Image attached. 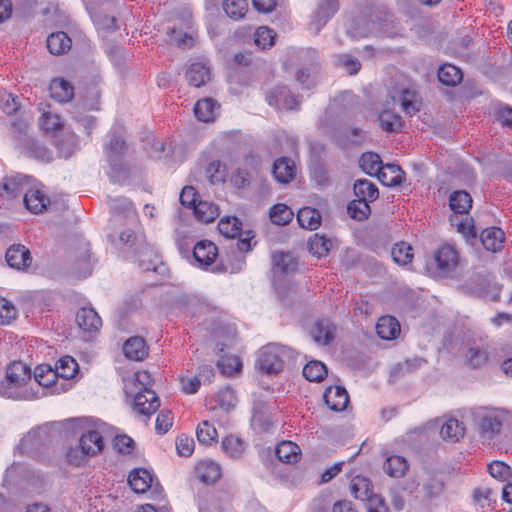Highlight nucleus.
<instances>
[{
    "mask_svg": "<svg viewBox=\"0 0 512 512\" xmlns=\"http://www.w3.org/2000/svg\"><path fill=\"white\" fill-rule=\"evenodd\" d=\"M148 346L144 338L131 337L123 345L124 355L131 360L141 361L148 356Z\"/></svg>",
    "mask_w": 512,
    "mask_h": 512,
    "instance_id": "28",
    "label": "nucleus"
},
{
    "mask_svg": "<svg viewBox=\"0 0 512 512\" xmlns=\"http://www.w3.org/2000/svg\"><path fill=\"white\" fill-rule=\"evenodd\" d=\"M470 289L479 297H491L496 301L499 298L500 288L493 281V277L487 272H477L469 281Z\"/></svg>",
    "mask_w": 512,
    "mask_h": 512,
    "instance_id": "15",
    "label": "nucleus"
},
{
    "mask_svg": "<svg viewBox=\"0 0 512 512\" xmlns=\"http://www.w3.org/2000/svg\"><path fill=\"white\" fill-rule=\"evenodd\" d=\"M308 247L310 253L318 258H322L328 255L332 242L330 239L326 238L324 235L314 234L309 238Z\"/></svg>",
    "mask_w": 512,
    "mask_h": 512,
    "instance_id": "53",
    "label": "nucleus"
},
{
    "mask_svg": "<svg viewBox=\"0 0 512 512\" xmlns=\"http://www.w3.org/2000/svg\"><path fill=\"white\" fill-rule=\"evenodd\" d=\"M186 79L191 86L199 88L210 80V70L203 63H192L186 71Z\"/></svg>",
    "mask_w": 512,
    "mask_h": 512,
    "instance_id": "36",
    "label": "nucleus"
},
{
    "mask_svg": "<svg viewBox=\"0 0 512 512\" xmlns=\"http://www.w3.org/2000/svg\"><path fill=\"white\" fill-rule=\"evenodd\" d=\"M223 451L231 458H240L245 451V443L234 435L227 436L222 441Z\"/></svg>",
    "mask_w": 512,
    "mask_h": 512,
    "instance_id": "57",
    "label": "nucleus"
},
{
    "mask_svg": "<svg viewBox=\"0 0 512 512\" xmlns=\"http://www.w3.org/2000/svg\"><path fill=\"white\" fill-rule=\"evenodd\" d=\"M219 104L212 98L198 100L194 106V114L199 121L212 122L215 120Z\"/></svg>",
    "mask_w": 512,
    "mask_h": 512,
    "instance_id": "31",
    "label": "nucleus"
},
{
    "mask_svg": "<svg viewBox=\"0 0 512 512\" xmlns=\"http://www.w3.org/2000/svg\"><path fill=\"white\" fill-rule=\"evenodd\" d=\"M449 206L456 214H467L472 207V197L464 190L454 191L449 197Z\"/></svg>",
    "mask_w": 512,
    "mask_h": 512,
    "instance_id": "41",
    "label": "nucleus"
},
{
    "mask_svg": "<svg viewBox=\"0 0 512 512\" xmlns=\"http://www.w3.org/2000/svg\"><path fill=\"white\" fill-rule=\"evenodd\" d=\"M217 366L222 375L232 377L242 369V362L237 356H224L218 362Z\"/></svg>",
    "mask_w": 512,
    "mask_h": 512,
    "instance_id": "58",
    "label": "nucleus"
},
{
    "mask_svg": "<svg viewBox=\"0 0 512 512\" xmlns=\"http://www.w3.org/2000/svg\"><path fill=\"white\" fill-rule=\"evenodd\" d=\"M90 250V243L80 240L70 254L71 269L78 277L85 278L93 271L96 260L92 257Z\"/></svg>",
    "mask_w": 512,
    "mask_h": 512,
    "instance_id": "7",
    "label": "nucleus"
},
{
    "mask_svg": "<svg viewBox=\"0 0 512 512\" xmlns=\"http://www.w3.org/2000/svg\"><path fill=\"white\" fill-rule=\"evenodd\" d=\"M119 241L129 250L131 249L135 255H139V267L143 271L162 273L165 270V266L159 260L157 255L152 253L151 249L147 247L143 239L137 236L133 230H123L120 233Z\"/></svg>",
    "mask_w": 512,
    "mask_h": 512,
    "instance_id": "1",
    "label": "nucleus"
},
{
    "mask_svg": "<svg viewBox=\"0 0 512 512\" xmlns=\"http://www.w3.org/2000/svg\"><path fill=\"white\" fill-rule=\"evenodd\" d=\"M72 40L67 33L57 31L47 37V49L53 55H62L70 50Z\"/></svg>",
    "mask_w": 512,
    "mask_h": 512,
    "instance_id": "35",
    "label": "nucleus"
},
{
    "mask_svg": "<svg viewBox=\"0 0 512 512\" xmlns=\"http://www.w3.org/2000/svg\"><path fill=\"white\" fill-rule=\"evenodd\" d=\"M251 427L258 434L273 433L275 420L270 408L263 409V406H256L253 408Z\"/></svg>",
    "mask_w": 512,
    "mask_h": 512,
    "instance_id": "22",
    "label": "nucleus"
},
{
    "mask_svg": "<svg viewBox=\"0 0 512 512\" xmlns=\"http://www.w3.org/2000/svg\"><path fill=\"white\" fill-rule=\"evenodd\" d=\"M195 476L204 484H214L221 477V467L212 460L200 461L195 467Z\"/></svg>",
    "mask_w": 512,
    "mask_h": 512,
    "instance_id": "24",
    "label": "nucleus"
},
{
    "mask_svg": "<svg viewBox=\"0 0 512 512\" xmlns=\"http://www.w3.org/2000/svg\"><path fill=\"white\" fill-rule=\"evenodd\" d=\"M323 399L326 405L335 412L345 410L350 402L345 386H327L323 393Z\"/></svg>",
    "mask_w": 512,
    "mask_h": 512,
    "instance_id": "20",
    "label": "nucleus"
},
{
    "mask_svg": "<svg viewBox=\"0 0 512 512\" xmlns=\"http://www.w3.org/2000/svg\"><path fill=\"white\" fill-rule=\"evenodd\" d=\"M464 363L471 369H482L491 362V353L485 346L469 345L463 354Z\"/></svg>",
    "mask_w": 512,
    "mask_h": 512,
    "instance_id": "19",
    "label": "nucleus"
},
{
    "mask_svg": "<svg viewBox=\"0 0 512 512\" xmlns=\"http://www.w3.org/2000/svg\"><path fill=\"white\" fill-rule=\"evenodd\" d=\"M50 96L60 102H69L74 96V86L63 78L53 79L49 85Z\"/></svg>",
    "mask_w": 512,
    "mask_h": 512,
    "instance_id": "30",
    "label": "nucleus"
},
{
    "mask_svg": "<svg viewBox=\"0 0 512 512\" xmlns=\"http://www.w3.org/2000/svg\"><path fill=\"white\" fill-rule=\"evenodd\" d=\"M327 374L326 365L318 360L309 361L302 369L303 377L309 382H321Z\"/></svg>",
    "mask_w": 512,
    "mask_h": 512,
    "instance_id": "46",
    "label": "nucleus"
},
{
    "mask_svg": "<svg viewBox=\"0 0 512 512\" xmlns=\"http://www.w3.org/2000/svg\"><path fill=\"white\" fill-rule=\"evenodd\" d=\"M53 386H0V396L13 400H33L47 396Z\"/></svg>",
    "mask_w": 512,
    "mask_h": 512,
    "instance_id": "13",
    "label": "nucleus"
},
{
    "mask_svg": "<svg viewBox=\"0 0 512 512\" xmlns=\"http://www.w3.org/2000/svg\"><path fill=\"white\" fill-rule=\"evenodd\" d=\"M464 431L465 428L461 422L450 418L441 426L440 435L444 440L456 442L464 436Z\"/></svg>",
    "mask_w": 512,
    "mask_h": 512,
    "instance_id": "48",
    "label": "nucleus"
},
{
    "mask_svg": "<svg viewBox=\"0 0 512 512\" xmlns=\"http://www.w3.org/2000/svg\"><path fill=\"white\" fill-rule=\"evenodd\" d=\"M22 201L25 209L35 215L50 211L53 205L44 186L37 182V180L26 190Z\"/></svg>",
    "mask_w": 512,
    "mask_h": 512,
    "instance_id": "6",
    "label": "nucleus"
},
{
    "mask_svg": "<svg viewBox=\"0 0 512 512\" xmlns=\"http://www.w3.org/2000/svg\"><path fill=\"white\" fill-rule=\"evenodd\" d=\"M374 29V21L367 19L366 14L354 18L347 27V34L352 38L367 37Z\"/></svg>",
    "mask_w": 512,
    "mask_h": 512,
    "instance_id": "34",
    "label": "nucleus"
},
{
    "mask_svg": "<svg viewBox=\"0 0 512 512\" xmlns=\"http://www.w3.org/2000/svg\"><path fill=\"white\" fill-rule=\"evenodd\" d=\"M360 168L370 176H376L382 184H395L397 176L388 178L384 170H381L383 164L380 156L377 153L366 152L363 153L359 159Z\"/></svg>",
    "mask_w": 512,
    "mask_h": 512,
    "instance_id": "16",
    "label": "nucleus"
},
{
    "mask_svg": "<svg viewBox=\"0 0 512 512\" xmlns=\"http://www.w3.org/2000/svg\"><path fill=\"white\" fill-rule=\"evenodd\" d=\"M242 229V222L235 216L226 217L218 223L219 232L228 239H234L240 235Z\"/></svg>",
    "mask_w": 512,
    "mask_h": 512,
    "instance_id": "55",
    "label": "nucleus"
},
{
    "mask_svg": "<svg viewBox=\"0 0 512 512\" xmlns=\"http://www.w3.org/2000/svg\"><path fill=\"white\" fill-rule=\"evenodd\" d=\"M218 255L216 245L209 240H202L193 248V258L200 267H208L215 262Z\"/></svg>",
    "mask_w": 512,
    "mask_h": 512,
    "instance_id": "23",
    "label": "nucleus"
},
{
    "mask_svg": "<svg viewBox=\"0 0 512 512\" xmlns=\"http://www.w3.org/2000/svg\"><path fill=\"white\" fill-rule=\"evenodd\" d=\"M383 469L391 477H402L408 470V464L404 457L392 455L383 463Z\"/></svg>",
    "mask_w": 512,
    "mask_h": 512,
    "instance_id": "51",
    "label": "nucleus"
},
{
    "mask_svg": "<svg viewBox=\"0 0 512 512\" xmlns=\"http://www.w3.org/2000/svg\"><path fill=\"white\" fill-rule=\"evenodd\" d=\"M504 236L505 234L501 228L490 227L481 232L480 240L486 250L497 252L502 249Z\"/></svg>",
    "mask_w": 512,
    "mask_h": 512,
    "instance_id": "33",
    "label": "nucleus"
},
{
    "mask_svg": "<svg viewBox=\"0 0 512 512\" xmlns=\"http://www.w3.org/2000/svg\"><path fill=\"white\" fill-rule=\"evenodd\" d=\"M55 373V380L62 378L64 380L72 379L79 371V366L76 360L71 356L61 357L53 367Z\"/></svg>",
    "mask_w": 512,
    "mask_h": 512,
    "instance_id": "38",
    "label": "nucleus"
},
{
    "mask_svg": "<svg viewBox=\"0 0 512 512\" xmlns=\"http://www.w3.org/2000/svg\"><path fill=\"white\" fill-rule=\"evenodd\" d=\"M7 264L16 270H24L32 262V256L29 249L22 244L10 246L5 254Z\"/></svg>",
    "mask_w": 512,
    "mask_h": 512,
    "instance_id": "21",
    "label": "nucleus"
},
{
    "mask_svg": "<svg viewBox=\"0 0 512 512\" xmlns=\"http://www.w3.org/2000/svg\"><path fill=\"white\" fill-rule=\"evenodd\" d=\"M437 74L439 81L443 85L451 87L456 86L463 79V73L461 69L449 63L441 65Z\"/></svg>",
    "mask_w": 512,
    "mask_h": 512,
    "instance_id": "42",
    "label": "nucleus"
},
{
    "mask_svg": "<svg viewBox=\"0 0 512 512\" xmlns=\"http://www.w3.org/2000/svg\"><path fill=\"white\" fill-rule=\"evenodd\" d=\"M287 348L279 344H269L259 350L255 367L265 375H277L282 372Z\"/></svg>",
    "mask_w": 512,
    "mask_h": 512,
    "instance_id": "5",
    "label": "nucleus"
},
{
    "mask_svg": "<svg viewBox=\"0 0 512 512\" xmlns=\"http://www.w3.org/2000/svg\"><path fill=\"white\" fill-rule=\"evenodd\" d=\"M347 213L352 219L363 221L371 214V208L367 201L355 198L348 204Z\"/></svg>",
    "mask_w": 512,
    "mask_h": 512,
    "instance_id": "56",
    "label": "nucleus"
},
{
    "mask_svg": "<svg viewBox=\"0 0 512 512\" xmlns=\"http://www.w3.org/2000/svg\"><path fill=\"white\" fill-rule=\"evenodd\" d=\"M437 272L442 277H452L459 265V256L455 247L449 244L442 245L434 253Z\"/></svg>",
    "mask_w": 512,
    "mask_h": 512,
    "instance_id": "10",
    "label": "nucleus"
},
{
    "mask_svg": "<svg viewBox=\"0 0 512 512\" xmlns=\"http://www.w3.org/2000/svg\"><path fill=\"white\" fill-rule=\"evenodd\" d=\"M311 334L315 342L327 345L334 338V329L328 320L322 319L315 323Z\"/></svg>",
    "mask_w": 512,
    "mask_h": 512,
    "instance_id": "47",
    "label": "nucleus"
},
{
    "mask_svg": "<svg viewBox=\"0 0 512 512\" xmlns=\"http://www.w3.org/2000/svg\"><path fill=\"white\" fill-rule=\"evenodd\" d=\"M269 217L273 224L285 226L292 221L294 213L286 204L278 203L270 208Z\"/></svg>",
    "mask_w": 512,
    "mask_h": 512,
    "instance_id": "49",
    "label": "nucleus"
},
{
    "mask_svg": "<svg viewBox=\"0 0 512 512\" xmlns=\"http://www.w3.org/2000/svg\"><path fill=\"white\" fill-rule=\"evenodd\" d=\"M279 461L287 464L296 463L300 457V448L292 441H282L275 449Z\"/></svg>",
    "mask_w": 512,
    "mask_h": 512,
    "instance_id": "40",
    "label": "nucleus"
},
{
    "mask_svg": "<svg viewBox=\"0 0 512 512\" xmlns=\"http://www.w3.org/2000/svg\"><path fill=\"white\" fill-rule=\"evenodd\" d=\"M353 190L356 198L367 201V203H371L379 197L377 186L367 179L356 180L353 185Z\"/></svg>",
    "mask_w": 512,
    "mask_h": 512,
    "instance_id": "39",
    "label": "nucleus"
},
{
    "mask_svg": "<svg viewBox=\"0 0 512 512\" xmlns=\"http://www.w3.org/2000/svg\"><path fill=\"white\" fill-rule=\"evenodd\" d=\"M474 422L482 437L492 439L502 428V418L496 410L478 409L474 412Z\"/></svg>",
    "mask_w": 512,
    "mask_h": 512,
    "instance_id": "9",
    "label": "nucleus"
},
{
    "mask_svg": "<svg viewBox=\"0 0 512 512\" xmlns=\"http://www.w3.org/2000/svg\"><path fill=\"white\" fill-rule=\"evenodd\" d=\"M127 151L126 141L117 132H112L110 141L104 148L106 160L113 173L112 181L118 178L128 177V169L124 162V155Z\"/></svg>",
    "mask_w": 512,
    "mask_h": 512,
    "instance_id": "4",
    "label": "nucleus"
},
{
    "mask_svg": "<svg viewBox=\"0 0 512 512\" xmlns=\"http://www.w3.org/2000/svg\"><path fill=\"white\" fill-rule=\"evenodd\" d=\"M41 445L42 442L40 431L32 430L21 439L18 448L22 451L23 454L34 456L37 454Z\"/></svg>",
    "mask_w": 512,
    "mask_h": 512,
    "instance_id": "54",
    "label": "nucleus"
},
{
    "mask_svg": "<svg viewBox=\"0 0 512 512\" xmlns=\"http://www.w3.org/2000/svg\"><path fill=\"white\" fill-rule=\"evenodd\" d=\"M35 178L21 174L14 173L3 177L0 184V197L13 200L21 194H25L26 190L35 182Z\"/></svg>",
    "mask_w": 512,
    "mask_h": 512,
    "instance_id": "8",
    "label": "nucleus"
},
{
    "mask_svg": "<svg viewBox=\"0 0 512 512\" xmlns=\"http://www.w3.org/2000/svg\"><path fill=\"white\" fill-rule=\"evenodd\" d=\"M295 164L288 157H281L274 161L272 174L275 180L282 184H287L295 177Z\"/></svg>",
    "mask_w": 512,
    "mask_h": 512,
    "instance_id": "26",
    "label": "nucleus"
},
{
    "mask_svg": "<svg viewBox=\"0 0 512 512\" xmlns=\"http://www.w3.org/2000/svg\"><path fill=\"white\" fill-rule=\"evenodd\" d=\"M24 148L28 156L37 160L45 163H49L53 160L52 152L45 145L35 139H27Z\"/></svg>",
    "mask_w": 512,
    "mask_h": 512,
    "instance_id": "45",
    "label": "nucleus"
},
{
    "mask_svg": "<svg viewBox=\"0 0 512 512\" xmlns=\"http://www.w3.org/2000/svg\"><path fill=\"white\" fill-rule=\"evenodd\" d=\"M297 221L302 228L316 230L321 224V214L315 208L303 207L298 211Z\"/></svg>",
    "mask_w": 512,
    "mask_h": 512,
    "instance_id": "43",
    "label": "nucleus"
},
{
    "mask_svg": "<svg viewBox=\"0 0 512 512\" xmlns=\"http://www.w3.org/2000/svg\"><path fill=\"white\" fill-rule=\"evenodd\" d=\"M153 475L144 468L133 469L128 476V483L136 493L146 492L152 485Z\"/></svg>",
    "mask_w": 512,
    "mask_h": 512,
    "instance_id": "29",
    "label": "nucleus"
},
{
    "mask_svg": "<svg viewBox=\"0 0 512 512\" xmlns=\"http://www.w3.org/2000/svg\"><path fill=\"white\" fill-rule=\"evenodd\" d=\"M193 213L197 220L211 223L219 216V209L217 205L211 202L199 200L193 208Z\"/></svg>",
    "mask_w": 512,
    "mask_h": 512,
    "instance_id": "44",
    "label": "nucleus"
},
{
    "mask_svg": "<svg viewBox=\"0 0 512 512\" xmlns=\"http://www.w3.org/2000/svg\"><path fill=\"white\" fill-rule=\"evenodd\" d=\"M350 492L356 499L366 502L373 494V485L369 478L356 475L351 479Z\"/></svg>",
    "mask_w": 512,
    "mask_h": 512,
    "instance_id": "37",
    "label": "nucleus"
},
{
    "mask_svg": "<svg viewBox=\"0 0 512 512\" xmlns=\"http://www.w3.org/2000/svg\"><path fill=\"white\" fill-rule=\"evenodd\" d=\"M76 322L81 330L89 333L97 331L102 325L98 313L89 307H82L77 311Z\"/></svg>",
    "mask_w": 512,
    "mask_h": 512,
    "instance_id": "25",
    "label": "nucleus"
},
{
    "mask_svg": "<svg viewBox=\"0 0 512 512\" xmlns=\"http://www.w3.org/2000/svg\"><path fill=\"white\" fill-rule=\"evenodd\" d=\"M89 16L98 30L115 31L119 27L112 11L114 0H82Z\"/></svg>",
    "mask_w": 512,
    "mask_h": 512,
    "instance_id": "3",
    "label": "nucleus"
},
{
    "mask_svg": "<svg viewBox=\"0 0 512 512\" xmlns=\"http://www.w3.org/2000/svg\"><path fill=\"white\" fill-rule=\"evenodd\" d=\"M6 378L9 384H27L32 379V371L22 361H14L6 369Z\"/></svg>",
    "mask_w": 512,
    "mask_h": 512,
    "instance_id": "27",
    "label": "nucleus"
},
{
    "mask_svg": "<svg viewBox=\"0 0 512 512\" xmlns=\"http://www.w3.org/2000/svg\"><path fill=\"white\" fill-rule=\"evenodd\" d=\"M268 104L277 110H293L299 105L298 97L287 86L277 85L266 94Z\"/></svg>",
    "mask_w": 512,
    "mask_h": 512,
    "instance_id": "14",
    "label": "nucleus"
},
{
    "mask_svg": "<svg viewBox=\"0 0 512 512\" xmlns=\"http://www.w3.org/2000/svg\"><path fill=\"white\" fill-rule=\"evenodd\" d=\"M272 261L275 273L290 274L297 267V262L289 253L276 252L272 255Z\"/></svg>",
    "mask_w": 512,
    "mask_h": 512,
    "instance_id": "52",
    "label": "nucleus"
},
{
    "mask_svg": "<svg viewBox=\"0 0 512 512\" xmlns=\"http://www.w3.org/2000/svg\"><path fill=\"white\" fill-rule=\"evenodd\" d=\"M275 36L276 34L272 29L266 26H262L259 27L254 33V43L260 49L265 50L274 45Z\"/></svg>",
    "mask_w": 512,
    "mask_h": 512,
    "instance_id": "64",
    "label": "nucleus"
},
{
    "mask_svg": "<svg viewBox=\"0 0 512 512\" xmlns=\"http://www.w3.org/2000/svg\"><path fill=\"white\" fill-rule=\"evenodd\" d=\"M160 407V399L150 386H142L133 399V410L146 419H149Z\"/></svg>",
    "mask_w": 512,
    "mask_h": 512,
    "instance_id": "11",
    "label": "nucleus"
},
{
    "mask_svg": "<svg viewBox=\"0 0 512 512\" xmlns=\"http://www.w3.org/2000/svg\"><path fill=\"white\" fill-rule=\"evenodd\" d=\"M379 124L382 130L386 132H401L403 123L400 115L391 110H384L379 114Z\"/></svg>",
    "mask_w": 512,
    "mask_h": 512,
    "instance_id": "50",
    "label": "nucleus"
},
{
    "mask_svg": "<svg viewBox=\"0 0 512 512\" xmlns=\"http://www.w3.org/2000/svg\"><path fill=\"white\" fill-rule=\"evenodd\" d=\"M198 441L203 445H211L216 442L218 433L216 428L208 421L200 423L196 429Z\"/></svg>",
    "mask_w": 512,
    "mask_h": 512,
    "instance_id": "61",
    "label": "nucleus"
},
{
    "mask_svg": "<svg viewBox=\"0 0 512 512\" xmlns=\"http://www.w3.org/2000/svg\"><path fill=\"white\" fill-rule=\"evenodd\" d=\"M32 378L37 384H56L55 373L50 364H40L32 372Z\"/></svg>",
    "mask_w": 512,
    "mask_h": 512,
    "instance_id": "62",
    "label": "nucleus"
},
{
    "mask_svg": "<svg viewBox=\"0 0 512 512\" xmlns=\"http://www.w3.org/2000/svg\"><path fill=\"white\" fill-rule=\"evenodd\" d=\"M391 256L395 263L407 265L413 259L412 247L406 242L396 243L391 250Z\"/></svg>",
    "mask_w": 512,
    "mask_h": 512,
    "instance_id": "59",
    "label": "nucleus"
},
{
    "mask_svg": "<svg viewBox=\"0 0 512 512\" xmlns=\"http://www.w3.org/2000/svg\"><path fill=\"white\" fill-rule=\"evenodd\" d=\"M237 398L231 386H223L215 395L205 398V405L211 410L220 408L229 412L236 406Z\"/></svg>",
    "mask_w": 512,
    "mask_h": 512,
    "instance_id": "18",
    "label": "nucleus"
},
{
    "mask_svg": "<svg viewBox=\"0 0 512 512\" xmlns=\"http://www.w3.org/2000/svg\"><path fill=\"white\" fill-rule=\"evenodd\" d=\"M205 174L211 184L224 182L226 177V166L219 160L212 161L207 165Z\"/></svg>",
    "mask_w": 512,
    "mask_h": 512,
    "instance_id": "63",
    "label": "nucleus"
},
{
    "mask_svg": "<svg viewBox=\"0 0 512 512\" xmlns=\"http://www.w3.org/2000/svg\"><path fill=\"white\" fill-rule=\"evenodd\" d=\"M104 448L102 435L97 430H88L82 433L79 439V448H69L66 452V459L69 464L80 466L86 456H95Z\"/></svg>",
    "mask_w": 512,
    "mask_h": 512,
    "instance_id": "2",
    "label": "nucleus"
},
{
    "mask_svg": "<svg viewBox=\"0 0 512 512\" xmlns=\"http://www.w3.org/2000/svg\"><path fill=\"white\" fill-rule=\"evenodd\" d=\"M339 0H319L317 8L312 14V19L309 24L310 29L316 34L328 23V21L339 10Z\"/></svg>",
    "mask_w": 512,
    "mask_h": 512,
    "instance_id": "17",
    "label": "nucleus"
},
{
    "mask_svg": "<svg viewBox=\"0 0 512 512\" xmlns=\"http://www.w3.org/2000/svg\"><path fill=\"white\" fill-rule=\"evenodd\" d=\"M98 105L99 102L96 96L81 98L78 99L76 105L70 112L73 118L83 126L88 134L96 126V118L91 115H86L85 112L98 110Z\"/></svg>",
    "mask_w": 512,
    "mask_h": 512,
    "instance_id": "12",
    "label": "nucleus"
},
{
    "mask_svg": "<svg viewBox=\"0 0 512 512\" xmlns=\"http://www.w3.org/2000/svg\"><path fill=\"white\" fill-rule=\"evenodd\" d=\"M248 9V3L246 0H224L223 10L228 17L239 20L244 17Z\"/></svg>",
    "mask_w": 512,
    "mask_h": 512,
    "instance_id": "60",
    "label": "nucleus"
},
{
    "mask_svg": "<svg viewBox=\"0 0 512 512\" xmlns=\"http://www.w3.org/2000/svg\"><path fill=\"white\" fill-rule=\"evenodd\" d=\"M376 332L381 339L392 340L399 335L400 324L393 316H382L377 321Z\"/></svg>",
    "mask_w": 512,
    "mask_h": 512,
    "instance_id": "32",
    "label": "nucleus"
}]
</instances>
